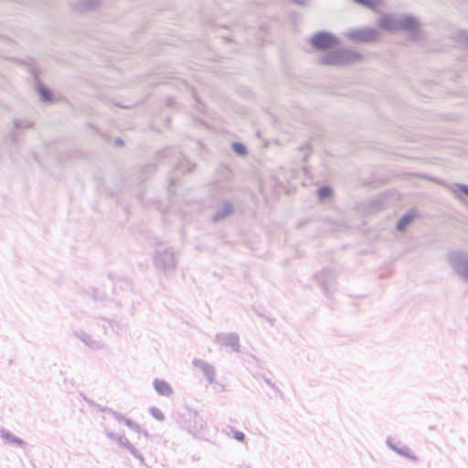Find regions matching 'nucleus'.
I'll list each match as a JSON object with an SVG mask.
<instances>
[{
	"instance_id": "f257e3e1",
	"label": "nucleus",
	"mask_w": 468,
	"mask_h": 468,
	"mask_svg": "<svg viewBox=\"0 0 468 468\" xmlns=\"http://www.w3.org/2000/svg\"><path fill=\"white\" fill-rule=\"evenodd\" d=\"M311 42L312 45L318 49L331 48L337 43L334 37L326 33H319L315 35L312 38Z\"/></svg>"
},
{
	"instance_id": "f03ea898",
	"label": "nucleus",
	"mask_w": 468,
	"mask_h": 468,
	"mask_svg": "<svg viewBox=\"0 0 468 468\" xmlns=\"http://www.w3.org/2000/svg\"><path fill=\"white\" fill-rule=\"evenodd\" d=\"M350 37L356 41L370 42L377 38V32L374 29L367 28L355 30L349 34Z\"/></svg>"
},
{
	"instance_id": "7ed1b4c3",
	"label": "nucleus",
	"mask_w": 468,
	"mask_h": 468,
	"mask_svg": "<svg viewBox=\"0 0 468 468\" xmlns=\"http://www.w3.org/2000/svg\"><path fill=\"white\" fill-rule=\"evenodd\" d=\"M348 62L346 55L335 53L323 58L322 63L324 65L340 66Z\"/></svg>"
},
{
	"instance_id": "20e7f679",
	"label": "nucleus",
	"mask_w": 468,
	"mask_h": 468,
	"mask_svg": "<svg viewBox=\"0 0 468 468\" xmlns=\"http://www.w3.org/2000/svg\"><path fill=\"white\" fill-rule=\"evenodd\" d=\"M154 388L156 391L163 396H169L172 394V388L170 385L164 381V380H155L154 381Z\"/></svg>"
},
{
	"instance_id": "39448f33",
	"label": "nucleus",
	"mask_w": 468,
	"mask_h": 468,
	"mask_svg": "<svg viewBox=\"0 0 468 468\" xmlns=\"http://www.w3.org/2000/svg\"><path fill=\"white\" fill-rule=\"evenodd\" d=\"M223 344L229 346L234 351H239V338L236 335H229L226 336L223 340Z\"/></svg>"
},
{
	"instance_id": "423d86ee",
	"label": "nucleus",
	"mask_w": 468,
	"mask_h": 468,
	"mask_svg": "<svg viewBox=\"0 0 468 468\" xmlns=\"http://www.w3.org/2000/svg\"><path fill=\"white\" fill-rule=\"evenodd\" d=\"M413 219L412 215H405L398 223V229L402 230Z\"/></svg>"
},
{
	"instance_id": "0eeeda50",
	"label": "nucleus",
	"mask_w": 468,
	"mask_h": 468,
	"mask_svg": "<svg viewBox=\"0 0 468 468\" xmlns=\"http://www.w3.org/2000/svg\"><path fill=\"white\" fill-rule=\"evenodd\" d=\"M356 3L367 5L372 9H376L379 5L378 0H354Z\"/></svg>"
},
{
	"instance_id": "6e6552de",
	"label": "nucleus",
	"mask_w": 468,
	"mask_h": 468,
	"mask_svg": "<svg viewBox=\"0 0 468 468\" xmlns=\"http://www.w3.org/2000/svg\"><path fill=\"white\" fill-rule=\"evenodd\" d=\"M205 427V421L202 419L195 420V424L193 426L192 431L194 433H197L202 431Z\"/></svg>"
},
{
	"instance_id": "1a4fd4ad",
	"label": "nucleus",
	"mask_w": 468,
	"mask_h": 468,
	"mask_svg": "<svg viewBox=\"0 0 468 468\" xmlns=\"http://www.w3.org/2000/svg\"><path fill=\"white\" fill-rule=\"evenodd\" d=\"M380 27L384 29H392L393 28V25H392V21L389 17H384L381 19L380 21Z\"/></svg>"
},
{
	"instance_id": "9d476101",
	"label": "nucleus",
	"mask_w": 468,
	"mask_h": 468,
	"mask_svg": "<svg viewBox=\"0 0 468 468\" xmlns=\"http://www.w3.org/2000/svg\"><path fill=\"white\" fill-rule=\"evenodd\" d=\"M39 94L47 101H49L51 98V92L44 87L39 88Z\"/></svg>"
},
{
	"instance_id": "9b49d317",
	"label": "nucleus",
	"mask_w": 468,
	"mask_h": 468,
	"mask_svg": "<svg viewBox=\"0 0 468 468\" xmlns=\"http://www.w3.org/2000/svg\"><path fill=\"white\" fill-rule=\"evenodd\" d=\"M331 195V189L328 187H322L319 189L320 197L324 198Z\"/></svg>"
},
{
	"instance_id": "f8f14e48",
	"label": "nucleus",
	"mask_w": 468,
	"mask_h": 468,
	"mask_svg": "<svg viewBox=\"0 0 468 468\" xmlns=\"http://www.w3.org/2000/svg\"><path fill=\"white\" fill-rule=\"evenodd\" d=\"M151 412H152L153 416L154 418H156L157 420H162L164 419V415H163V413H162V411L160 410H158V409H152Z\"/></svg>"
},
{
	"instance_id": "ddd939ff",
	"label": "nucleus",
	"mask_w": 468,
	"mask_h": 468,
	"mask_svg": "<svg viewBox=\"0 0 468 468\" xmlns=\"http://www.w3.org/2000/svg\"><path fill=\"white\" fill-rule=\"evenodd\" d=\"M233 437L239 441H243L245 440L244 433L239 431H233Z\"/></svg>"
},
{
	"instance_id": "4468645a",
	"label": "nucleus",
	"mask_w": 468,
	"mask_h": 468,
	"mask_svg": "<svg viewBox=\"0 0 468 468\" xmlns=\"http://www.w3.org/2000/svg\"><path fill=\"white\" fill-rule=\"evenodd\" d=\"M399 452L402 455H405L414 461H417V457L413 456L410 454V451L409 449H402V450H399Z\"/></svg>"
},
{
	"instance_id": "2eb2a0df",
	"label": "nucleus",
	"mask_w": 468,
	"mask_h": 468,
	"mask_svg": "<svg viewBox=\"0 0 468 468\" xmlns=\"http://www.w3.org/2000/svg\"><path fill=\"white\" fill-rule=\"evenodd\" d=\"M414 26H415L414 19H412V18H406L404 20V27H405L410 28V27H413Z\"/></svg>"
},
{
	"instance_id": "dca6fc26",
	"label": "nucleus",
	"mask_w": 468,
	"mask_h": 468,
	"mask_svg": "<svg viewBox=\"0 0 468 468\" xmlns=\"http://www.w3.org/2000/svg\"><path fill=\"white\" fill-rule=\"evenodd\" d=\"M460 189L463 193L468 196V186H461Z\"/></svg>"
},
{
	"instance_id": "f3484780",
	"label": "nucleus",
	"mask_w": 468,
	"mask_h": 468,
	"mask_svg": "<svg viewBox=\"0 0 468 468\" xmlns=\"http://www.w3.org/2000/svg\"><path fill=\"white\" fill-rule=\"evenodd\" d=\"M235 148H236L237 151L242 152V150H241L242 146L241 145H238L237 144V145H235Z\"/></svg>"
}]
</instances>
